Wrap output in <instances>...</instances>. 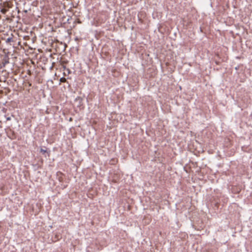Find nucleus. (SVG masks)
Instances as JSON below:
<instances>
[{
	"label": "nucleus",
	"mask_w": 252,
	"mask_h": 252,
	"mask_svg": "<svg viewBox=\"0 0 252 252\" xmlns=\"http://www.w3.org/2000/svg\"><path fill=\"white\" fill-rule=\"evenodd\" d=\"M41 40L46 45H51L53 43V39L52 36H48V37L46 36L43 37Z\"/></svg>",
	"instance_id": "nucleus-1"
},
{
	"label": "nucleus",
	"mask_w": 252,
	"mask_h": 252,
	"mask_svg": "<svg viewBox=\"0 0 252 252\" xmlns=\"http://www.w3.org/2000/svg\"><path fill=\"white\" fill-rule=\"evenodd\" d=\"M9 63V58L7 56H5L2 61L3 66H4L6 64Z\"/></svg>",
	"instance_id": "nucleus-2"
},
{
	"label": "nucleus",
	"mask_w": 252,
	"mask_h": 252,
	"mask_svg": "<svg viewBox=\"0 0 252 252\" xmlns=\"http://www.w3.org/2000/svg\"><path fill=\"white\" fill-rule=\"evenodd\" d=\"M6 42H10L11 41L13 42V39L12 37H8L6 39Z\"/></svg>",
	"instance_id": "nucleus-3"
},
{
	"label": "nucleus",
	"mask_w": 252,
	"mask_h": 252,
	"mask_svg": "<svg viewBox=\"0 0 252 252\" xmlns=\"http://www.w3.org/2000/svg\"><path fill=\"white\" fill-rule=\"evenodd\" d=\"M40 152L42 153L43 154H45V153H47L46 149H43L42 148L40 149Z\"/></svg>",
	"instance_id": "nucleus-4"
},
{
	"label": "nucleus",
	"mask_w": 252,
	"mask_h": 252,
	"mask_svg": "<svg viewBox=\"0 0 252 252\" xmlns=\"http://www.w3.org/2000/svg\"><path fill=\"white\" fill-rule=\"evenodd\" d=\"M61 44L63 46V50L64 51L65 50V48L66 47L67 45L65 43H64V44H62V43H61Z\"/></svg>",
	"instance_id": "nucleus-5"
},
{
	"label": "nucleus",
	"mask_w": 252,
	"mask_h": 252,
	"mask_svg": "<svg viewBox=\"0 0 252 252\" xmlns=\"http://www.w3.org/2000/svg\"><path fill=\"white\" fill-rule=\"evenodd\" d=\"M66 81V79L64 77H62L60 79V81L62 82H65Z\"/></svg>",
	"instance_id": "nucleus-6"
},
{
	"label": "nucleus",
	"mask_w": 252,
	"mask_h": 252,
	"mask_svg": "<svg viewBox=\"0 0 252 252\" xmlns=\"http://www.w3.org/2000/svg\"><path fill=\"white\" fill-rule=\"evenodd\" d=\"M6 121H10L11 120V118L10 117H6Z\"/></svg>",
	"instance_id": "nucleus-7"
},
{
	"label": "nucleus",
	"mask_w": 252,
	"mask_h": 252,
	"mask_svg": "<svg viewBox=\"0 0 252 252\" xmlns=\"http://www.w3.org/2000/svg\"><path fill=\"white\" fill-rule=\"evenodd\" d=\"M59 180H60V181H62V178H60Z\"/></svg>",
	"instance_id": "nucleus-8"
},
{
	"label": "nucleus",
	"mask_w": 252,
	"mask_h": 252,
	"mask_svg": "<svg viewBox=\"0 0 252 252\" xmlns=\"http://www.w3.org/2000/svg\"><path fill=\"white\" fill-rule=\"evenodd\" d=\"M216 63L217 64H219V62H218L216 61Z\"/></svg>",
	"instance_id": "nucleus-9"
},
{
	"label": "nucleus",
	"mask_w": 252,
	"mask_h": 252,
	"mask_svg": "<svg viewBox=\"0 0 252 252\" xmlns=\"http://www.w3.org/2000/svg\"><path fill=\"white\" fill-rule=\"evenodd\" d=\"M16 33L18 35L19 34L18 32H16Z\"/></svg>",
	"instance_id": "nucleus-10"
},
{
	"label": "nucleus",
	"mask_w": 252,
	"mask_h": 252,
	"mask_svg": "<svg viewBox=\"0 0 252 252\" xmlns=\"http://www.w3.org/2000/svg\"><path fill=\"white\" fill-rule=\"evenodd\" d=\"M71 120H72V119L70 118L69 119V121H71Z\"/></svg>",
	"instance_id": "nucleus-11"
}]
</instances>
